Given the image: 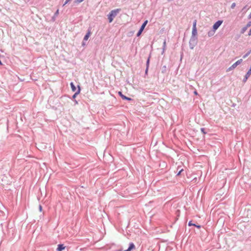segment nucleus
I'll use <instances>...</instances> for the list:
<instances>
[{
  "label": "nucleus",
  "instance_id": "nucleus-1",
  "mask_svg": "<svg viewBox=\"0 0 251 251\" xmlns=\"http://www.w3.org/2000/svg\"><path fill=\"white\" fill-rule=\"evenodd\" d=\"M120 10V9H114L112 10L109 13V14L107 15V17L109 23H111L113 21L114 18L117 15Z\"/></svg>",
  "mask_w": 251,
  "mask_h": 251
},
{
  "label": "nucleus",
  "instance_id": "nucleus-2",
  "mask_svg": "<svg viewBox=\"0 0 251 251\" xmlns=\"http://www.w3.org/2000/svg\"><path fill=\"white\" fill-rule=\"evenodd\" d=\"M197 43V37H191L189 41V47L191 49H193Z\"/></svg>",
  "mask_w": 251,
  "mask_h": 251
},
{
  "label": "nucleus",
  "instance_id": "nucleus-3",
  "mask_svg": "<svg viewBox=\"0 0 251 251\" xmlns=\"http://www.w3.org/2000/svg\"><path fill=\"white\" fill-rule=\"evenodd\" d=\"M243 61L242 59H240L237 60L236 62H235L228 69H227V71H229L235 69L238 65L240 64Z\"/></svg>",
  "mask_w": 251,
  "mask_h": 251
},
{
  "label": "nucleus",
  "instance_id": "nucleus-4",
  "mask_svg": "<svg viewBox=\"0 0 251 251\" xmlns=\"http://www.w3.org/2000/svg\"><path fill=\"white\" fill-rule=\"evenodd\" d=\"M222 23L223 21L221 20H219L217 22H216L213 25V29L216 31L222 25Z\"/></svg>",
  "mask_w": 251,
  "mask_h": 251
},
{
  "label": "nucleus",
  "instance_id": "nucleus-5",
  "mask_svg": "<svg viewBox=\"0 0 251 251\" xmlns=\"http://www.w3.org/2000/svg\"><path fill=\"white\" fill-rule=\"evenodd\" d=\"M135 248V245L133 243H130L129 244V246L127 250H126L124 251H131L132 249Z\"/></svg>",
  "mask_w": 251,
  "mask_h": 251
},
{
  "label": "nucleus",
  "instance_id": "nucleus-6",
  "mask_svg": "<svg viewBox=\"0 0 251 251\" xmlns=\"http://www.w3.org/2000/svg\"><path fill=\"white\" fill-rule=\"evenodd\" d=\"M65 247L63 244H59L58 245V247L56 249V251H62L63 250H64Z\"/></svg>",
  "mask_w": 251,
  "mask_h": 251
},
{
  "label": "nucleus",
  "instance_id": "nucleus-7",
  "mask_svg": "<svg viewBox=\"0 0 251 251\" xmlns=\"http://www.w3.org/2000/svg\"><path fill=\"white\" fill-rule=\"evenodd\" d=\"M119 94L122 98V99H124V100H131V98H128V97L125 96H124V95H123L121 92H119Z\"/></svg>",
  "mask_w": 251,
  "mask_h": 251
},
{
  "label": "nucleus",
  "instance_id": "nucleus-8",
  "mask_svg": "<svg viewBox=\"0 0 251 251\" xmlns=\"http://www.w3.org/2000/svg\"><path fill=\"white\" fill-rule=\"evenodd\" d=\"M90 34H91V31L90 30H88L87 33H86V34L85 35V36L84 37L83 40L87 41L89 37H90Z\"/></svg>",
  "mask_w": 251,
  "mask_h": 251
},
{
  "label": "nucleus",
  "instance_id": "nucleus-9",
  "mask_svg": "<svg viewBox=\"0 0 251 251\" xmlns=\"http://www.w3.org/2000/svg\"><path fill=\"white\" fill-rule=\"evenodd\" d=\"M197 28H192V37H197Z\"/></svg>",
  "mask_w": 251,
  "mask_h": 251
},
{
  "label": "nucleus",
  "instance_id": "nucleus-10",
  "mask_svg": "<svg viewBox=\"0 0 251 251\" xmlns=\"http://www.w3.org/2000/svg\"><path fill=\"white\" fill-rule=\"evenodd\" d=\"M70 85H71V87L72 90L73 92H75L76 91V87H75V85H74V83L73 82H71L70 83Z\"/></svg>",
  "mask_w": 251,
  "mask_h": 251
},
{
  "label": "nucleus",
  "instance_id": "nucleus-11",
  "mask_svg": "<svg viewBox=\"0 0 251 251\" xmlns=\"http://www.w3.org/2000/svg\"><path fill=\"white\" fill-rule=\"evenodd\" d=\"M58 13H59V10H58V9H57V10H56V11L55 12V13H54V16H53L52 17V21H55V17H57V16H58Z\"/></svg>",
  "mask_w": 251,
  "mask_h": 251
},
{
  "label": "nucleus",
  "instance_id": "nucleus-12",
  "mask_svg": "<svg viewBox=\"0 0 251 251\" xmlns=\"http://www.w3.org/2000/svg\"><path fill=\"white\" fill-rule=\"evenodd\" d=\"M148 22V20H146V21H145L144 22V23L142 24L141 27H140L141 30H144V29L145 28V27L146 25H147Z\"/></svg>",
  "mask_w": 251,
  "mask_h": 251
},
{
  "label": "nucleus",
  "instance_id": "nucleus-13",
  "mask_svg": "<svg viewBox=\"0 0 251 251\" xmlns=\"http://www.w3.org/2000/svg\"><path fill=\"white\" fill-rule=\"evenodd\" d=\"M215 30H214V29L213 30H211V31H209L208 32V35L209 37H211V36H212L213 35H214V34H215Z\"/></svg>",
  "mask_w": 251,
  "mask_h": 251
},
{
  "label": "nucleus",
  "instance_id": "nucleus-14",
  "mask_svg": "<svg viewBox=\"0 0 251 251\" xmlns=\"http://www.w3.org/2000/svg\"><path fill=\"white\" fill-rule=\"evenodd\" d=\"M80 87L79 86H78V90H77V92H76L75 94L73 96V99H75L76 96L80 93Z\"/></svg>",
  "mask_w": 251,
  "mask_h": 251
},
{
  "label": "nucleus",
  "instance_id": "nucleus-15",
  "mask_svg": "<svg viewBox=\"0 0 251 251\" xmlns=\"http://www.w3.org/2000/svg\"><path fill=\"white\" fill-rule=\"evenodd\" d=\"M251 53V50H250L247 53H246L245 55H243V58H246L247 56H248Z\"/></svg>",
  "mask_w": 251,
  "mask_h": 251
},
{
  "label": "nucleus",
  "instance_id": "nucleus-16",
  "mask_svg": "<svg viewBox=\"0 0 251 251\" xmlns=\"http://www.w3.org/2000/svg\"><path fill=\"white\" fill-rule=\"evenodd\" d=\"M248 29L247 27L246 26H245V27H243L241 30V33L242 34H243L245 33V32L247 30V29Z\"/></svg>",
  "mask_w": 251,
  "mask_h": 251
},
{
  "label": "nucleus",
  "instance_id": "nucleus-17",
  "mask_svg": "<svg viewBox=\"0 0 251 251\" xmlns=\"http://www.w3.org/2000/svg\"><path fill=\"white\" fill-rule=\"evenodd\" d=\"M149 62H150V59H149V58H148V59L147 60V68H146V73H147L148 70Z\"/></svg>",
  "mask_w": 251,
  "mask_h": 251
},
{
  "label": "nucleus",
  "instance_id": "nucleus-18",
  "mask_svg": "<svg viewBox=\"0 0 251 251\" xmlns=\"http://www.w3.org/2000/svg\"><path fill=\"white\" fill-rule=\"evenodd\" d=\"M196 25H197V21L195 20L194 21L193 24V28H197Z\"/></svg>",
  "mask_w": 251,
  "mask_h": 251
},
{
  "label": "nucleus",
  "instance_id": "nucleus-19",
  "mask_svg": "<svg viewBox=\"0 0 251 251\" xmlns=\"http://www.w3.org/2000/svg\"><path fill=\"white\" fill-rule=\"evenodd\" d=\"M143 31V30H141V29L140 28L139 30L138 31V32L137 34V36H138V37L141 34Z\"/></svg>",
  "mask_w": 251,
  "mask_h": 251
},
{
  "label": "nucleus",
  "instance_id": "nucleus-20",
  "mask_svg": "<svg viewBox=\"0 0 251 251\" xmlns=\"http://www.w3.org/2000/svg\"><path fill=\"white\" fill-rule=\"evenodd\" d=\"M166 45V41L165 40L164 41V42H163V51H164V50H165Z\"/></svg>",
  "mask_w": 251,
  "mask_h": 251
},
{
  "label": "nucleus",
  "instance_id": "nucleus-21",
  "mask_svg": "<svg viewBox=\"0 0 251 251\" xmlns=\"http://www.w3.org/2000/svg\"><path fill=\"white\" fill-rule=\"evenodd\" d=\"M84 0H75V3H79L82 2Z\"/></svg>",
  "mask_w": 251,
  "mask_h": 251
},
{
  "label": "nucleus",
  "instance_id": "nucleus-22",
  "mask_svg": "<svg viewBox=\"0 0 251 251\" xmlns=\"http://www.w3.org/2000/svg\"><path fill=\"white\" fill-rule=\"evenodd\" d=\"M201 131L203 133V134H206V132L205 131V128H201Z\"/></svg>",
  "mask_w": 251,
  "mask_h": 251
},
{
  "label": "nucleus",
  "instance_id": "nucleus-23",
  "mask_svg": "<svg viewBox=\"0 0 251 251\" xmlns=\"http://www.w3.org/2000/svg\"><path fill=\"white\" fill-rule=\"evenodd\" d=\"M236 6V3L235 2H233L232 3L231 5V8L232 9H233Z\"/></svg>",
  "mask_w": 251,
  "mask_h": 251
},
{
  "label": "nucleus",
  "instance_id": "nucleus-24",
  "mask_svg": "<svg viewBox=\"0 0 251 251\" xmlns=\"http://www.w3.org/2000/svg\"><path fill=\"white\" fill-rule=\"evenodd\" d=\"M188 226H195V224H192V221H189L188 223Z\"/></svg>",
  "mask_w": 251,
  "mask_h": 251
},
{
  "label": "nucleus",
  "instance_id": "nucleus-25",
  "mask_svg": "<svg viewBox=\"0 0 251 251\" xmlns=\"http://www.w3.org/2000/svg\"><path fill=\"white\" fill-rule=\"evenodd\" d=\"M71 0H66L65 3L63 4V6L65 5L66 4H67Z\"/></svg>",
  "mask_w": 251,
  "mask_h": 251
},
{
  "label": "nucleus",
  "instance_id": "nucleus-26",
  "mask_svg": "<svg viewBox=\"0 0 251 251\" xmlns=\"http://www.w3.org/2000/svg\"><path fill=\"white\" fill-rule=\"evenodd\" d=\"M166 70V67L165 66H163L162 67V72H164V71H165Z\"/></svg>",
  "mask_w": 251,
  "mask_h": 251
},
{
  "label": "nucleus",
  "instance_id": "nucleus-27",
  "mask_svg": "<svg viewBox=\"0 0 251 251\" xmlns=\"http://www.w3.org/2000/svg\"><path fill=\"white\" fill-rule=\"evenodd\" d=\"M251 25V22H249L247 25L246 26V27H247V28H248L249 27H250Z\"/></svg>",
  "mask_w": 251,
  "mask_h": 251
},
{
  "label": "nucleus",
  "instance_id": "nucleus-28",
  "mask_svg": "<svg viewBox=\"0 0 251 251\" xmlns=\"http://www.w3.org/2000/svg\"><path fill=\"white\" fill-rule=\"evenodd\" d=\"M182 171H183V169H181V170L179 171V172L178 173V174H177V176L181 174V172H182Z\"/></svg>",
  "mask_w": 251,
  "mask_h": 251
},
{
  "label": "nucleus",
  "instance_id": "nucleus-29",
  "mask_svg": "<svg viewBox=\"0 0 251 251\" xmlns=\"http://www.w3.org/2000/svg\"><path fill=\"white\" fill-rule=\"evenodd\" d=\"M248 35L249 36H251V29L250 30L249 32Z\"/></svg>",
  "mask_w": 251,
  "mask_h": 251
},
{
  "label": "nucleus",
  "instance_id": "nucleus-30",
  "mask_svg": "<svg viewBox=\"0 0 251 251\" xmlns=\"http://www.w3.org/2000/svg\"><path fill=\"white\" fill-rule=\"evenodd\" d=\"M195 226L197 227L198 228H200L201 227V226H197L196 225H195Z\"/></svg>",
  "mask_w": 251,
  "mask_h": 251
},
{
  "label": "nucleus",
  "instance_id": "nucleus-31",
  "mask_svg": "<svg viewBox=\"0 0 251 251\" xmlns=\"http://www.w3.org/2000/svg\"><path fill=\"white\" fill-rule=\"evenodd\" d=\"M39 209H40V211L42 210V206L41 205L39 206Z\"/></svg>",
  "mask_w": 251,
  "mask_h": 251
},
{
  "label": "nucleus",
  "instance_id": "nucleus-32",
  "mask_svg": "<svg viewBox=\"0 0 251 251\" xmlns=\"http://www.w3.org/2000/svg\"><path fill=\"white\" fill-rule=\"evenodd\" d=\"M194 94H195L196 95H198V93H197V91H196L194 92Z\"/></svg>",
  "mask_w": 251,
  "mask_h": 251
},
{
  "label": "nucleus",
  "instance_id": "nucleus-33",
  "mask_svg": "<svg viewBox=\"0 0 251 251\" xmlns=\"http://www.w3.org/2000/svg\"><path fill=\"white\" fill-rule=\"evenodd\" d=\"M249 18H251V13H250V14L249 15Z\"/></svg>",
  "mask_w": 251,
  "mask_h": 251
},
{
  "label": "nucleus",
  "instance_id": "nucleus-34",
  "mask_svg": "<svg viewBox=\"0 0 251 251\" xmlns=\"http://www.w3.org/2000/svg\"><path fill=\"white\" fill-rule=\"evenodd\" d=\"M85 45V43L84 42V41H83L82 42V45Z\"/></svg>",
  "mask_w": 251,
  "mask_h": 251
},
{
  "label": "nucleus",
  "instance_id": "nucleus-35",
  "mask_svg": "<svg viewBox=\"0 0 251 251\" xmlns=\"http://www.w3.org/2000/svg\"><path fill=\"white\" fill-rule=\"evenodd\" d=\"M75 103H77V102L76 100H75Z\"/></svg>",
  "mask_w": 251,
  "mask_h": 251
}]
</instances>
